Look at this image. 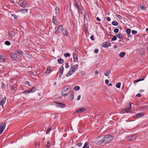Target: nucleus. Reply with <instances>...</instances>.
Here are the masks:
<instances>
[{
    "instance_id": "obj_1",
    "label": "nucleus",
    "mask_w": 148,
    "mask_h": 148,
    "mask_svg": "<svg viewBox=\"0 0 148 148\" xmlns=\"http://www.w3.org/2000/svg\"><path fill=\"white\" fill-rule=\"evenodd\" d=\"M71 91V88H66V86H65L62 89L61 92V95L64 96L68 94Z\"/></svg>"
},
{
    "instance_id": "obj_2",
    "label": "nucleus",
    "mask_w": 148,
    "mask_h": 148,
    "mask_svg": "<svg viewBox=\"0 0 148 148\" xmlns=\"http://www.w3.org/2000/svg\"><path fill=\"white\" fill-rule=\"evenodd\" d=\"M103 140H104L105 143H106L112 139L113 137L112 136L109 135H106L103 136Z\"/></svg>"
},
{
    "instance_id": "obj_3",
    "label": "nucleus",
    "mask_w": 148,
    "mask_h": 148,
    "mask_svg": "<svg viewBox=\"0 0 148 148\" xmlns=\"http://www.w3.org/2000/svg\"><path fill=\"white\" fill-rule=\"evenodd\" d=\"M36 89L35 86H33L32 87L31 89H28L24 91L23 93L25 94V95L28 94L30 93H32L35 92L36 91Z\"/></svg>"
},
{
    "instance_id": "obj_4",
    "label": "nucleus",
    "mask_w": 148,
    "mask_h": 148,
    "mask_svg": "<svg viewBox=\"0 0 148 148\" xmlns=\"http://www.w3.org/2000/svg\"><path fill=\"white\" fill-rule=\"evenodd\" d=\"M103 136H99L96 139V143L99 145H101L102 144L104 143V140Z\"/></svg>"
},
{
    "instance_id": "obj_5",
    "label": "nucleus",
    "mask_w": 148,
    "mask_h": 148,
    "mask_svg": "<svg viewBox=\"0 0 148 148\" xmlns=\"http://www.w3.org/2000/svg\"><path fill=\"white\" fill-rule=\"evenodd\" d=\"M86 110V108L84 107L77 109L75 112H73V114L82 113L84 112Z\"/></svg>"
},
{
    "instance_id": "obj_6",
    "label": "nucleus",
    "mask_w": 148,
    "mask_h": 148,
    "mask_svg": "<svg viewBox=\"0 0 148 148\" xmlns=\"http://www.w3.org/2000/svg\"><path fill=\"white\" fill-rule=\"evenodd\" d=\"M18 4H19V5L21 7H22L23 8H28V7L26 6L27 5V3L23 1H20L18 2Z\"/></svg>"
},
{
    "instance_id": "obj_7",
    "label": "nucleus",
    "mask_w": 148,
    "mask_h": 148,
    "mask_svg": "<svg viewBox=\"0 0 148 148\" xmlns=\"http://www.w3.org/2000/svg\"><path fill=\"white\" fill-rule=\"evenodd\" d=\"M6 123L5 122L2 123L0 125V134H1L5 128Z\"/></svg>"
},
{
    "instance_id": "obj_8",
    "label": "nucleus",
    "mask_w": 148,
    "mask_h": 148,
    "mask_svg": "<svg viewBox=\"0 0 148 148\" xmlns=\"http://www.w3.org/2000/svg\"><path fill=\"white\" fill-rule=\"evenodd\" d=\"M73 61L74 62H76L78 61V58L76 54V51H75L73 53Z\"/></svg>"
},
{
    "instance_id": "obj_9",
    "label": "nucleus",
    "mask_w": 148,
    "mask_h": 148,
    "mask_svg": "<svg viewBox=\"0 0 148 148\" xmlns=\"http://www.w3.org/2000/svg\"><path fill=\"white\" fill-rule=\"evenodd\" d=\"M78 65L77 64L71 66L70 68L71 70L74 72L78 69Z\"/></svg>"
},
{
    "instance_id": "obj_10",
    "label": "nucleus",
    "mask_w": 148,
    "mask_h": 148,
    "mask_svg": "<svg viewBox=\"0 0 148 148\" xmlns=\"http://www.w3.org/2000/svg\"><path fill=\"white\" fill-rule=\"evenodd\" d=\"M128 108H126L125 109H123V111H126L127 113L131 112L130 108H131V105L130 103L128 105Z\"/></svg>"
},
{
    "instance_id": "obj_11",
    "label": "nucleus",
    "mask_w": 148,
    "mask_h": 148,
    "mask_svg": "<svg viewBox=\"0 0 148 148\" xmlns=\"http://www.w3.org/2000/svg\"><path fill=\"white\" fill-rule=\"evenodd\" d=\"M102 46L103 47L107 48L108 47L110 46H111V44L110 43L106 42H104L103 43Z\"/></svg>"
},
{
    "instance_id": "obj_12",
    "label": "nucleus",
    "mask_w": 148,
    "mask_h": 148,
    "mask_svg": "<svg viewBox=\"0 0 148 148\" xmlns=\"http://www.w3.org/2000/svg\"><path fill=\"white\" fill-rule=\"evenodd\" d=\"M56 106L60 108H64L66 107V105L63 103H57Z\"/></svg>"
},
{
    "instance_id": "obj_13",
    "label": "nucleus",
    "mask_w": 148,
    "mask_h": 148,
    "mask_svg": "<svg viewBox=\"0 0 148 148\" xmlns=\"http://www.w3.org/2000/svg\"><path fill=\"white\" fill-rule=\"evenodd\" d=\"M63 25H59L57 27V31L59 33H60L62 32V30H63Z\"/></svg>"
},
{
    "instance_id": "obj_14",
    "label": "nucleus",
    "mask_w": 148,
    "mask_h": 148,
    "mask_svg": "<svg viewBox=\"0 0 148 148\" xmlns=\"http://www.w3.org/2000/svg\"><path fill=\"white\" fill-rule=\"evenodd\" d=\"M6 99V97H4L3 98H2L0 101V105L3 106V104L5 102Z\"/></svg>"
},
{
    "instance_id": "obj_15",
    "label": "nucleus",
    "mask_w": 148,
    "mask_h": 148,
    "mask_svg": "<svg viewBox=\"0 0 148 148\" xmlns=\"http://www.w3.org/2000/svg\"><path fill=\"white\" fill-rule=\"evenodd\" d=\"M63 34L66 36H67L68 34V33L67 29L66 28H64L62 32Z\"/></svg>"
},
{
    "instance_id": "obj_16",
    "label": "nucleus",
    "mask_w": 148,
    "mask_h": 148,
    "mask_svg": "<svg viewBox=\"0 0 148 148\" xmlns=\"http://www.w3.org/2000/svg\"><path fill=\"white\" fill-rule=\"evenodd\" d=\"M10 56L13 60H16V55L14 53H12L10 54Z\"/></svg>"
},
{
    "instance_id": "obj_17",
    "label": "nucleus",
    "mask_w": 148,
    "mask_h": 148,
    "mask_svg": "<svg viewBox=\"0 0 148 148\" xmlns=\"http://www.w3.org/2000/svg\"><path fill=\"white\" fill-rule=\"evenodd\" d=\"M20 11H21L22 13H26L27 12L28 10H29V9L25 8L23 9L22 8H21L19 9Z\"/></svg>"
},
{
    "instance_id": "obj_18",
    "label": "nucleus",
    "mask_w": 148,
    "mask_h": 148,
    "mask_svg": "<svg viewBox=\"0 0 148 148\" xmlns=\"http://www.w3.org/2000/svg\"><path fill=\"white\" fill-rule=\"evenodd\" d=\"M144 113H138L135 116L136 118H140L143 116Z\"/></svg>"
},
{
    "instance_id": "obj_19",
    "label": "nucleus",
    "mask_w": 148,
    "mask_h": 148,
    "mask_svg": "<svg viewBox=\"0 0 148 148\" xmlns=\"http://www.w3.org/2000/svg\"><path fill=\"white\" fill-rule=\"evenodd\" d=\"M135 135H130L128 136L127 139L131 140H133L135 138Z\"/></svg>"
},
{
    "instance_id": "obj_20",
    "label": "nucleus",
    "mask_w": 148,
    "mask_h": 148,
    "mask_svg": "<svg viewBox=\"0 0 148 148\" xmlns=\"http://www.w3.org/2000/svg\"><path fill=\"white\" fill-rule=\"evenodd\" d=\"M84 18L87 21H88L89 18L88 15L86 12H85L84 15Z\"/></svg>"
},
{
    "instance_id": "obj_21",
    "label": "nucleus",
    "mask_w": 148,
    "mask_h": 148,
    "mask_svg": "<svg viewBox=\"0 0 148 148\" xmlns=\"http://www.w3.org/2000/svg\"><path fill=\"white\" fill-rule=\"evenodd\" d=\"M63 64H62V66H61L60 68L59 73H60L61 74V75H62L64 71V68L63 66Z\"/></svg>"
},
{
    "instance_id": "obj_22",
    "label": "nucleus",
    "mask_w": 148,
    "mask_h": 148,
    "mask_svg": "<svg viewBox=\"0 0 148 148\" xmlns=\"http://www.w3.org/2000/svg\"><path fill=\"white\" fill-rule=\"evenodd\" d=\"M126 32L127 34L128 37H130L131 35L130 34L131 32V29L129 28H127L126 30Z\"/></svg>"
},
{
    "instance_id": "obj_23",
    "label": "nucleus",
    "mask_w": 148,
    "mask_h": 148,
    "mask_svg": "<svg viewBox=\"0 0 148 148\" xmlns=\"http://www.w3.org/2000/svg\"><path fill=\"white\" fill-rule=\"evenodd\" d=\"M74 72L72 71L71 70V69L69 70V71L68 73L66 75V77H68L70 75H71Z\"/></svg>"
},
{
    "instance_id": "obj_24",
    "label": "nucleus",
    "mask_w": 148,
    "mask_h": 148,
    "mask_svg": "<svg viewBox=\"0 0 148 148\" xmlns=\"http://www.w3.org/2000/svg\"><path fill=\"white\" fill-rule=\"evenodd\" d=\"M74 97V95L73 92H70V96L69 97V99L72 100L73 99Z\"/></svg>"
},
{
    "instance_id": "obj_25",
    "label": "nucleus",
    "mask_w": 148,
    "mask_h": 148,
    "mask_svg": "<svg viewBox=\"0 0 148 148\" xmlns=\"http://www.w3.org/2000/svg\"><path fill=\"white\" fill-rule=\"evenodd\" d=\"M6 59L3 58L2 56L0 55V62H5L6 61Z\"/></svg>"
},
{
    "instance_id": "obj_26",
    "label": "nucleus",
    "mask_w": 148,
    "mask_h": 148,
    "mask_svg": "<svg viewBox=\"0 0 148 148\" xmlns=\"http://www.w3.org/2000/svg\"><path fill=\"white\" fill-rule=\"evenodd\" d=\"M138 52L140 54L143 55L144 53L145 50L141 48L139 49Z\"/></svg>"
},
{
    "instance_id": "obj_27",
    "label": "nucleus",
    "mask_w": 148,
    "mask_h": 148,
    "mask_svg": "<svg viewBox=\"0 0 148 148\" xmlns=\"http://www.w3.org/2000/svg\"><path fill=\"white\" fill-rule=\"evenodd\" d=\"M56 14H58L60 12V9L59 7H56L55 8Z\"/></svg>"
},
{
    "instance_id": "obj_28",
    "label": "nucleus",
    "mask_w": 148,
    "mask_h": 148,
    "mask_svg": "<svg viewBox=\"0 0 148 148\" xmlns=\"http://www.w3.org/2000/svg\"><path fill=\"white\" fill-rule=\"evenodd\" d=\"M83 148H89L88 143V142H86L84 143Z\"/></svg>"
},
{
    "instance_id": "obj_29",
    "label": "nucleus",
    "mask_w": 148,
    "mask_h": 148,
    "mask_svg": "<svg viewBox=\"0 0 148 148\" xmlns=\"http://www.w3.org/2000/svg\"><path fill=\"white\" fill-rule=\"evenodd\" d=\"M110 71L109 70H107L104 73L105 75L106 76H108L109 74L110 73Z\"/></svg>"
},
{
    "instance_id": "obj_30",
    "label": "nucleus",
    "mask_w": 148,
    "mask_h": 148,
    "mask_svg": "<svg viewBox=\"0 0 148 148\" xmlns=\"http://www.w3.org/2000/svg\"><path fill=\"white\" fill-rule=\"evenodd\" d=\"M125 54V53L124 52H122L119 53V56L120 57L122 58L124 57Z\"/></svg>"
},
{
    "instance_id": "obj_31",
    "label": "nucleus",
    "mask_w": 148,
    "mask_h": 148,
    "mask_svg": "<svg viewBox=\"0 0 148 148\" xmlns=\"http://www.w3.org/2000/svg\"><path fill=\"white\" fill-rule=\"evenodd\" d=\"M58 61L59 64H62L63 63L64 60L62 59H59L58 60Z\"/></svg>"
},
{
    "instance_id": "obj_32",
    "label": "nucleus",
    "mask_w": 148,
    "mask_h": 148,
    "mask_svg": "<svg viewBox=\"0 0 148 148\" xmlns=\"http://www.w3.org/2000/svg\"><path fill=\"white\" fill-rule=\"evenodd\" d=\"M74 4L78 8H79V7H80V6L79 5V4H78L77 2L75 0L74 1Z\"/></svg>"
},
{
    "instance_id": "obj_33",
    "label": "nucleus",
    "mask_w": 148,
    "mask_h": 148,
    "mask_svg": "<svg viewBox=\"0 0 148 148\" xmlns=\"http://www.w3.org/2000/svg\"><path fill=\"white\" fill-rule=\"evenodd\" d=\"M16 52L19 55H23V53L19 50H17L16 51Z\"/></svg>"
},
{
    "instance_id": "obj_34",
    "label": "nucleus",
    "mask_w": 148,
    "mask_h": 148,
    "mask_svg": "<svg viewBox=\"0 0 148 148\" xmlns=\"http://www.w3.org/2000/svg\"><path fill=\"white\" fill-rule=\"evenodd\" d=\"M51 69L50 67H48L47 68V69L46 71V73L47 74H49V73L50 72V71L51 70Z\"/></svg>"
},
{
    "instance_id": "obj_35",
    "label": "nucleus",
    "mask_w": 148,
    "mask_h": 148,
    "mask_svg": "<svg viewBox=\"0 0 148 148\" xmlns=\"http://www.w3.org/2000/svg\"><path fill=\"white\" fill-rule=\"evenodd\" d=\"M112 24L114 26H117L118 25V23L116 21H113L112 22Z\"/></svg>"
},
{
    "instance_id": "obj_36",
    "label": "nucleus",
    "mask_w": 148,
    "mask_h": 148,
    "mask_svg": "<svg viewBox=\"0 0 148 148\" xmlns=\"http://www.w3.org/2000/svg\"><path fill=\"white\" fill-rule=\"evenodd\" d=\"M140 9L143 10H145L146 9V8L144 6L142 5V4H140Z\"/></svg>"
},
{
    "instance_id": "obj_37",
    "label": "nucleus",
    "mask_w": 148,
    "mask_h": 148,
    "mask_svg": "<svg viewBox=\"0 0 148 148\" xmlns=\"http://www.w3.org/2000/svg\"><path fill=\"white\" fill-rule=\"evenodd\" d=\"M144 78H142V79H137V80H135L134 81V82L135 83H136V82H137L139 81H143L144 80Z\"/></svg>"
},
{
    "instance_id": "obj_38",
    "label": "nucleus",
    "mask_w": 148,
    "mask_h": 148,
    "mask_svg": "<svg viewBox=\"0 0 148 148\" xmlns=\"http://www.w3.org/2000/svg\"><path fill=\"white\" fill-rule=\"evenodd\" d=\"M121 85V82H118L116 84V86L117 88H120V87Z\"/></svg>"
},
{
    "instance_id": "obj_39",
    "label": "nucleus",
    "mask_w": 148,
    "mask_h": 148,
    "mask_svg": "<svg viewBox=\"0 0 148 148\" xmlns=\"http://www.w3.org/2000/svg\"><path fill=\"white\" fill-rule=\"evenodd\" d=\"M78 10L79 13L80 14H82L83 13L82 9V8L79 7V8H78Z\"/></svg>"
},
{
    "instance_id": "obj_40",
    "label": "nucleus",
    "mask_w": 148,
    "mask_h": 148,
    "mask_svg": "<svg viewBox=\"0 0 148 148\" xmlns=\"http://www.w3.org/2000/svg\"><path fill=\"white\" fill-rule=\"evenodd\" d=\"M35 145L36 147V148H39L40 147V144L38 142L35 143Z\"/></svg>"
},
{
    "instance_id": "obj_41",
    "label": "nucleus",
    "mask_w": 148,
    "mask_h": 148,
    "mask_svg": "<svg viewBox=\"0 0 148 148\" xmlns=\"http://www.w3.org/2000/svg\"><path fill=\"white\" fill-rule=\"evenodd\" d=\"M5 44L6 45L9 46L10 45L11 43L10 42L8 41H6L5 42Z\"/></svg>"
},
{
    "instance_id": "obj_42",
    "label": "nucleus",
    "mask_w": 148,
    "mask_h": 148,
    "mask_svg": "<svg viewBox=\"0 0 148 148\" xmlns=\"http://www.w3.org/2000/svg\"><path fill=\"white\" fill-rule=\"evenodd\" d=\"M80 89V87L79 86H75L74 88V89L75 90H78Z\"/></svg>"
},
{
    "instance_id": "obj_43",
    "label": "nucleus",
    "mask_w": 148,
    "mask_h": 148,
    "mask_svg": "<svg viewBox=\"0 0 148 148\" xmlns=\"http://www.w3.org/2000/svg\"><path fill=\"white\" fill-rule=\"evenodd\" d=\"M116 36L117 37L121 39L122 38V35L121 34H118Z\"/></svg>"
},
{
    "instance_id": "obj_44",
    "label": "nucleus",
    "mask_w": 148,
    "mask_h": 148,
    "mask_svg": "<svg viewBox=\"0 0 148 148\" xmlns=\"http://www.w3.org/2000/svg\"><path fill=\"white\" fill-rule=\"evenodd\" d=\"M1 87L3 89H5L6 88V86L4 83H2L1 84Z\"/></svg>"
},
{
    "instance_id": "obj_45",
    "label": "nucleus",
    "mask_w": 148,
    "mask_h": 148,
    "mask_svg": "<svg viewBox=\"0 0 148 148\" xmlns=\"http://www.w3.org/2000/svg\"><path fill=\"white\" fill-rule=\"evenodd\" d=\"M70 56V53H65L64 54V56L66 57H69Z\"/></svg>"
},
{
    "instance_id": "obj_46",
    "label": "nucleus",
    "mask_w": 148,
    "mask_h": 148,
    "mask_svg": "<svg viewBox=\"0 0 148 148\" xmlns=\"http://www.w3.org/2000/svg\"><path fill=\"white\" fill-rule=\"evenodd\" d=\"M56 16H53V18L52 22L54 24H55V21L56 20Z\"/></svg>"
},
{
    "instance_id": "obj_47",
    "label": "nucleus",
    "mask_w": 148,
    "mask_h": 148,
    "mask_svg": "<svg viewBox=\"0 0 148 148\" xmlns=\"http://www.w3.org/2000/svg\"><path fill=\"white\" fill-rule=\"evenodd\" d=\"M117 37L116 36H114L112 39V41H115L116 40Z\"/></svg>"
},
{
    "instance_id": "obj_48",
    "label": "nucleus",
    "mask_w": 148,
    "mask_h": 148,
    "mask_svg": "<svg viewBox=\"0 0 148 148\" xmlns=\"http://www.w3.org/2000/svg\"><path fill=\"white\" fill-rule=\"evenodd\" d=\"M51 143L50 141H48L47 142V148H49L50 146Z\"/></svg>"
},
{
    "instance_id": "obj_49",
    "label": "nucleus",
    "mask_w": 148,
    "mask_h": 148,
    "mask_svg": "<svg viewBox=\"0 0 148 148\" xmlns=\"http://www.w3.org/2000/svg\"><path fill=\"white\" fill-rule=\"evenodd\" d=\"M119 31V30L118 28H115L114 30V32L115 33H117Z\"/></svg>"
},
{
    "instance_id": "obj_50",
    "label": "nucleus",
    "mask_w": 148,
    "mask_h": 148,
    "mask_svg": "<svg viewBox=\"0 0 148 148\" xmlns=\"http://www.w3.org/2000/svg\"><path fill=\"white\" fill-rule=\"evenodd\" d=\"M132 34H135L137 33V31L135 30H132Z\"/></svg>"
},
{
    "instance_id": "obj_51",
    "label": "nucleus",
    "mask_w": 148,
    "mask_h": 148,
    "mask_svg": "<svg viewBox=\"0 0 148 148\" xmlns=\"http://www.w3.org/2000/svg\"><path fill=\"white\" fill-rule=\"evenodd\" d=\"M8 34L9 36V37L10 38H13V36L12 35V34L11 33H9Z\"/></svg>"
},
{
    "instance_id": "obj_52",
    "label": "nucleus",
    "mask_w": 148,
    "mask_h": 148,
    "mask_svg": "<svg viewBox=\"0 0 148 148\" xmlns=\"http://www.w3.org/2000/svg\"><path fill=\"white\" fill-rule=\"evenodd\" d=\"M116 16L120 19H121L122 18V17L119 14H117Z\"/></svg>"
},
{
    "instance_id": "obj_53",
    "label": "nucleus",
    "mask_w": 148,
    "mask_h": 148,
    "mask_svg": "<svg viewBox=\"0 0 148 148\" xmlns=\"http://www.w3.org/2000/svg\"><path fill=\"white\" fill-rule=\"evenodd\" d=\"M11 16H13L14 18L16 19H17V16L16 15H15V14H11Z\"/></svg>"
},
{
    "instance_id": "obj_54",
    "label": "nucleus",
    "mask_w": 148,
    "mask_h": 148,
    "mask_svg": "<svg viewBox=\"0 0 148 148\" xmlns=\"http://www.w3.org/2000/svg\"><path fill=\"white\" fill-rule=\"evenodd\" d=\"M69 67L68 63H66L65 64V68H68Z\"/></svg>"
},
{
    "instance_id": "obj_55",
    "label": "nucleus",
    "mask_w": 148,
    "mask_h": 148,
    "mask_svg": "<svg viewBox=\"0 0 148 148\" xmlns=\"http://www.w3.org/2000/svg\"><path fill=\"white\" fill-rule=\"evenodd\" d=\"M99 50L97 49H95L94 50V52L95 53H98Z\"/></svg>"
},
{
    "instance_id": "obj_56",
    "label": "nucleus",
    "mask_w": 148,
    "mask_h": 148,
    "mask_svg": "<svg viewBox=\"0 0 148 148\" xmlns=\"http://www.w3.org/2000/svg\"><path fill=\"white\" fill-rule=\"evenodd\" d=\"M106 20L108 21H110V17L107 16L106 18Z\"/></svg>"
},
{
    "instance_id": "obj_57",
    "label": "nucleus",
    "mask_w": 148,
    "mask_h": 148,
    "mask_svg": "<svg viewBox=\"0 0 148 148\" xmlns=\"http://www.w3.org/2000/svg\"><path fill=\"white\" fill-rule=\"evenodd\" d=\"M105 82L106 84L107 85H108V83L109 82V80L108 79H106L105 80Z\"/></svg>"
},
{
    "instance_id": "obj_58",
    "label": "nucleus",
    "mask_w": 148,
    "mask_h": 148,
    "mask_svg": "<svg viewBox=\"0 0 148 148\" xmlns=\"http://www.w3.org/2000/svg\"><path fill=\"white\" fill-rule=\"evenodd\" d=\"M90 38L92 40H94V37L93 35H92L90 37Z\"/></svg>"
},
{
    "instance_id": "obj_59",
    "label": "nucleus",
    "mask_w": 148,
    "mask_h": 148,
    "mask_svg": "<svg viewBox=\"0 0 148 148\" xmlns=\"http://www.w3.org/2000/svg\"><path fill=\"white\" fill-rule=\"evenodd\" d=\"M82 143H78L77 144V145L79 147H80L81 146H82Z\"/></svg>"
},
{
    "instance_id": "obj_60",
    "label": "nucleus",
    "mask_w": 148,
    "mask_h": 148,
    "mask_svg": "<svg viewBox=\"0 0 148 148\" xmlns=\"http://www.w3.org/2000/svg\"><path fill=\"white\" fill-rule=\"evenodd\" d=\"M96 19L99 22H100L101 21V19L98 17H97L96 18Z\"/></svg>"
},
{
    "instance_id": "obj_61",
    "label": "nucleus",
    "mask_w": 148,
    "mask_h": 148,
    "mask_svg": "<svg viewBox=\"0 0 148 148\" xmlns=\"http://www.w3.org/2000/svg\"><path fill=\"white\" fill-rule=\"evenodd\" d=\"M136 96L137 97H140L141 96V95L140 93H138L136 95Z\"/></svg>"
},
{
    "instance_id": "obj_62",
    "label": "nucleus",
    "mask_w": 148,
    "mask_h": 148,
    "mask_svg": "<svg viewBox=\"0 0 148 148\" xmlns=\"http://www.w3.org/2000/svg\"><path fill=\"white\" fill-rule=\"evenodd\" d=\"M11 88L12 89V90H15V88L14 86H12L11 87Z\"/></svg>"
},
{
    "instance_id": "obj_63",
    "label": "nucleus",
    "mask_w": 148,
    "mask_h": 148,
    "mask_svg": "<svg viewBox=\"0 0 148 148\" xmlns=\"http://www.w3.org/2000/svg\"><path fill=\"white\" fill-rule=\"evenodd\" d=\"M80 98H81V96H80V95H79V96H78L77 97V100H79L80 99Z\"/></svg>"
},
{
    "instance_id": "obj_64",
    "label": "nucleus",
    "mask_w": 148,
    "mask_h": 148,
    "mask_svg": "<svg viewBox=\"0 0 148 148\" xmlns=\"http://www.w3.org/2000/svg\"><path fill=\"white\" fill-rule=\"evenodd\" d=\"M26 83L28 86H31L30 85V83L28 81H27L26 82Z\"/></svg>"
}]
</instances>
